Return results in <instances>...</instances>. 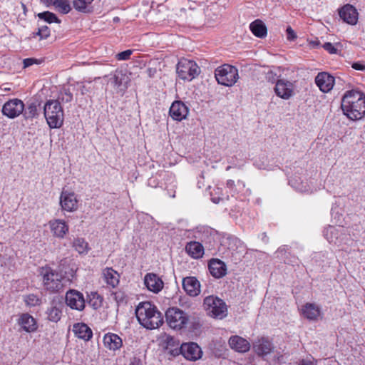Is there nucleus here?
Segmentation results:
<instances>
[{
  "label": "nucleus",
  "mask_w": 365,
  "mask_h": 365,
  "mask_svg": "<svg viewBox=\"0 0 365 365\" xmlns=\"http://www.w3.org/2000/svg\"><path fill=\"white\" fill-rule=\"evenodd\" d=\"M341 107L348 118L361 120L365 117V95L355 90L347 91L341 99Z\"/></svg>",
  "instance_id": "1"
},
{
  "label": "nucleus",
  "mask_w": 365,
  "mask_h": 365,
  "mask_svg": "<svg viewBox=\"0 0 365 365\" xmlns=\"http://www.w3.org/2000/svg\"><path fill=\"white\" fill-rule=\"evenodd\" d=\"M139 323L148 329L158 328L163 323V317L156 307L150 302L139 303L135 309Z\"/></svg>",
  "instance_id": "2"
},
{
  "label": "nucleus",
  "mask_w": 365,
  "mask_h": 365,
  "mask_svg": "<svg viewBox=\"0 0 365 365\" xmlns=\"http://www.w3.org/2000/svg\"><path fill=\"white\" fill-rule=\"evenodd\" d=\"M44 116L50 128H59L64 119L63 110L58 100H48L43 106Z\"/></svg>",
  "instance_id": "3"
},
{
  "label": "nucleus",
  "mask_w": 365,
  "mask_h": 365,
  "mask_svg": "<svg viewBox=\"0 0 365 365\" xmlns=\"http://www.w3.org/2000/svg\"><path fill=\"white\" fill-rule=\"evenodd\" d=\"M43 286L51 293L59 292L65 286L66 280L62 274L51 267H43L41 271Z\"/></svg>",
  "instance_id": "4"
},
{
  "label": "nucleus",
  "mask_w": 365,
  "mask_h": 365,
  "mask_svg": "<svg viewBox=\"0 0 365 365\" xmlns=\"http://www.w3.org/2000/svg\"><path fill=\"white\" fill-rule=\"evenodd\" d=\"M215 76L219 84L230 87L239 78L238 70L235 66L224 64L215 69Z\"/></svg>",
  "instance_id": "5"
},
{
  "label": "nucleus",
  "mask_w": 365,
  "mask_h": 365,
  "mask_svg": "<svg viewBox=\"0 0 365 365\" xmlns=\"http://www.w3.org/2000/svg\"><path fill=\"white\" fill-rule=\"evenodd\" d=\"M203 306L207 314L212 317L222 319L227 316V305L217 297L212 295L205 297Z\"/></svg>",
  "instance_id": "6"
},
{
  "label": "nucleus",
  "mask_w": 365,
  "mask_h": 365,
  "mask_svg": "<svg viewBox=\"0 0 365 365\" xmlns=\"http://www.w3.org/2000/svg\"><path fill=\"white\" fill-rule=\"evenodd\" d=\"M165 319L168 326L176 330L185 328L189 322L188 314L178 307L169 308L165 312Z\"/></svg>",
  "instance_id": "7"
},
{
  "label": "nucleus",
  "mask_w": 365,
  "mask_h": 365,
  "mask_svg": "<svg viewBox=\"0 0 365 365\" xmlns=\"http://www.w3.org/2000/svg\"><path fill=\"white\" fill-rule=\"evenodd\" d=\"M176 69L180 78L189 81L196 78L200 73V68L197 64L194 61L187 58L180 59Z\"/></svg>",
  "instance_id": "8"
},
{
  "label": "nucleus",
  "mask_w": 365,
  "mask_h": 365,
  "mask_svg": "<svg viewBox=\"0 0 365 365\" xmlns=\"http://www.w3.org/2000/svg\"><path fill=\"white\" fill-rule=\"evenodd\" d=\"M24 110V103L23 101L18 98H13L4 104L1 112L4 115L9 118H15L22 114Z\"/></svg>",
  "instance_id": "9"
},
{
  "label": "nucleus",
  "mask_w": 365,
  "mask_h": 365,
  "mask_svg": "<svg viewBox=\"0 0 365 365\" xmlns=\"http://www.w3.org/2000/svg\"><path fill=\"white\" fill-rule=\"evenodd\" d=\"M66 303L72 309L82 311L85 308L83 294L76 289H69L66 294Z\"/></svg>",
  "instance_id": "10"
},
{
  "label": "nucleus",
  "mask_w": 365,
  "mask_h": 365,
  "mask_svg": "<svg viewBox=\"0 0 365 365\" xmlns=\"http://www.w3.org/2000/svg\"><path fill=\"white\" fill-rule=\"evenodd\" d=\"M274 92L278 97L288 100L294 95V85L287 80L279 79L276 81Z\"/></svg>",
  "instance_id": "11"
},
{
  "label": "nucleus",
  "mask_w": 365,
  "mask_h": 365,
  "mask_svg": "<svg viewBox=\"0 0 365 365\" xmlns=\"http://www.w3.org/2000/svg\"><path fill=\"white\" fill-rule=\"evenodd\" d=\"M78 200L74 192L62 191L60 196V205L63 210L74 212L78 209Z\"/></svg>",
  "instance_id": "12"
},
{
  "label": "nucleus",
  "mask_w": 365,
  "mask_h": 365,
  "mask_svg": "<svg viewBox=\"0 0 365 365\" xmlns=\"http://www.w3.org/2000/svg\"><path fill=\"white\" fill-rule=\"evenodd\" d=\"M189 113L188 107L181 101H174L169 110L170 116L176 121L185 119Z\"/></svg>",
  "instance_id": "13"
},
{
  "label": "nucleus",
  "mask_w": 365,
  "mask_h": 365,
  "mask_svg": "<svg viewBox=\"0 0 365 365\" xmlns=\"http://www.w3.org/2000/svg\"><path fill=\"white\" fill-rule=\"evenodd\" d=\"M315 83L321 91L327 93L334 85V78L326 72L319 73L315 78Z\"/></svg>",
  "instance_id": "14"
},
{
  "label": "nucleus",
  "mask_w": 365,
  "mask_h": 365,
  "mask_svg": "<svg viewBox=\"0 0 365 365\" xmlns=\"http://www.w3.org/2000/svg\"><path fill=\"white\" fill-rule=\"evenodd\" d=\"M182 356L187 360L196 361L201 358L202 351L196 343L182 344L181 345Z\"/></svg>",
  "instance_id": "15"
},
{
  "label": "nucleus",
  "mask_w": 365,
  "mask_h": 365,
  "mask_svg": "<svg viewBox=\"0 0 365 365\" xmlns=\"http://www.w3.org/2000/svg\"><path fill=\"white\" fill-rule=\"evenodd\" d=\"M340 18L346 23L355 25L358 21V12L355 7L346 4L339 11Z\"/></svg>",
  "instance_id": "16"
},
{
  "label": "nucleus",
  "mask_w": 365,
  "mask_h": 365,
  "mask_svg": "<svg viewBox=\"0 0 365 365\" xmlns=\"http://www.w3.org/2000/svg\"><path fill=\"white\" fill-rule=\"evenodd\" d=\"M182 288L191 297H196L200 293V282L195 277H186L182 279Z\"/></svg>",
  "instance_id": "17"
},
{
  "label": "nucleus",
  "mask_w": 365,
  "mask_h": 365,
  "mask_svg": "<svg viewBox=\"0 0 365 365\" xmlns=\"http://www.w3.org/2000/svg\"><path fill=\"white\" fill-rule=\"evenodd\" d=\"M144 284L149 291L154 293L159 292L163 287V282L154 273H148L145 274Z\"/></svg>",
  "instance_id": "18"
},
{
  "label": "nucleus",
  "mask_w": 365,
  "mask_h": 365,
  "mask_svg": "<svg viewBox=\"0 0 365 365\" xmlns=\"http://www.w3.org/2000/svg\"><path fill=\"white\" fill-rule=\"evenodd\" d=\"M51 230L53 236L63 239L68 232V225L63 220H53L49 222Z\"/></svg>",
  "instance_id": "19"
},
{
  "label": "nucleus",
  "mask_w": 365,
  "mask_h": 365,
  "mask_svg": "<svg viewBox=\"0 0 365 365\" xmlns=\"http://www.w3.org/2000/svg\"><path fill=\"white\" fill-rule=\"evenodd\" d=\"M63 304L60 301L53 300L46 310L47 318L53 322H58L62 315Z\"/></svg>",
  "instance_id": "20"
},
{
  "label": "nucleus",
  "mask_w": 365,
  "mask_h": 365,
  "mask_svg": "<svg viewBox=\"0 0 365 365\" xmlns=\"http://www.w3.org/2000/svg\"><path fill=\"white\" fill-rule=\"evenodd\" d=\"M230 346L237 352H246L250 349V342L237 335L232 336L229 339Z\"/></svg>",
  "instance_id": "21"
},
{
  "label": "nucleus",
  "mask_w": 365,
  "mask_h": 365,
  "mask_svg": "<svg viewBox=\"0 0 365 365\" xmlns=\"http://www.w3.org/2000/svg\"><path fill=\"white\" fill-rule=\"evenodd\" d=\"M208 267L211 275L215 278H221L226 274V265L218 259H211Z\"/></svg>",
  "instance_id": "22"
},
{
  "label": "nucleus",
  "mask_w": 365,
  "mask_h": 365,
  "mask_svg": "<svg viewBox=\"0 0 365 365\" xmlns=\"http://www.w3.org/2000/svg\"><path fill=\"white\" fill-rule=\"evenodd\" d=\"M18 323L26 332H33L37 329L35 319L28 313L22 314L18 320Z\"/></svg>",
  "instance_id": "23"
},
{
  "label": "nucleus",
  "mask_w": 365,
  "mask_h": 365,
  "mask_svg": "<svg viewBox=\"0 0 365 365\" xmlns=\"http://www.w3.org/2000/svg\"><path fill=\"white\" fill-rule=\"evenodd\" d=\"M103 343L106 348L113 351L119 349L123 345L121 338L113 333L106 334L103 337Z\"/></svg>",
  "instance_id": "24"
},
{
  "label": "nucleus",
  "mask_w": 365,
  "mask_h": 365,
  "mask_svg": "<svg viewBox=\"0 0 365 365\" xmlns=\"http://www.w3.org/2000/svg\"><path fill=\"white\" fill-rule=\"evenodd\" d=\"M302 311L303 316L309 320L317 321L321 315L320 308L312 303H307Z\"/></svg>",
  "instance_id": "25"
},
{
  "label": "nucleus",
  "mask_w": 365,
  "mask_h": 365,
  "mask_svg": "<svg viewBox=\"0 0 365 365\" xmlns=\"http://www.w3.org/2000/svg\"><path fill=\"white\" fill-rule=\"evenodd\" d=\"M73 331L76 336L85 341L89 340L92 336V330L83 323H77L73 325Z\"/></svg>",
  "instance_id": "26"
},
{
  "label": "nucleus",
  "mask_w": 365,
  "mask_h": 365,
  "mask_svg": "<svg viewBox=\"0 0 365 365\" xmlns=\"http://www.w3.org/2000/svg\"><path fill=\"white\" fill-rule=\"evenodd\" d=\"M343 230L344 228L340 226H329L324 230V236L330 243L337 244Z\"/></svg>",
  "instance_id": "27"
},
{
  "label": "nucleus",
  "mask_w": 365,
  "mask_h": 365,
  "mask_svg": "<svg viewBox=\"0 0 365 365\" xmlns=\"http://www.w3.org/2000/svg\"><path fill=\"white\" fill-rule=\"evenodd\" d=\"M289 184L296 190L300 192H309L311 188L307 182H304L299 175H294L290 177Z\"/></svg>",
  "instance_id": "28"
},
{
  "label": "nucleus",
  "mask_w": 365,
  "mask_h": 365,
  "mask_svg": "<svg viewBox=\"0 0 365 365\" xmlns=\"http://www.w3.org/2000/svg\"><path fill=\"white\" fill-rule=\"evenodd\" d=\"M185 250L190 256L195 259L201 258L204 255L203 246L195 241L187 243Z\"/></svg>",
  "instance_id": "29"
},
{
  "label": "nucleus",
  "mask_w": 365,
  "mask_h": 365,
  "mask_svg": "<svg viewBox=\"0 0 365 365\" xmlns=\"http://www.w3.org/2000/svg\"><path fill=\"white\" fill-rule=\"evenodd\" d=\"M256 353L259 356H265L273 349L272 344L267 339L262 338L254 345Z\"/></svg>",
  "instance_id": "30"
},
{
  "label": "nucleus",
  "mask_w": 365,
  "mask_h": 365,
  "mask_svg": "<svg viewBox=\"0 0 365 365\" xmlns=\"http://www.w3.org/2000/svg\"><path fill=\"white\" fill-rule=\"evenodd\" d=\"M252 33L257 37L263 38L267 36V29L262 21L257 19L250 25Z\"/></svg>",
  "instance_id": "31"
},
{
  "label": "nucleus",
  "mask_w": 365,
  "mask_h": 365,
  "mask_svg": "<svg viewBox=\"0 0 365 365\" xmlns=\"http://www.w3.org/2000/svg\"><path fill=\"white\" fill-rule=\"evenodd\" d=\"M127 78L126 75L122 71H115L113 76L110 78L109 83L113 88L122 90V86L126 88Z\"/></svg>",
  "instance_id": "32"
},
{
  "label": "nucleus",
  "mask_w": 365,
  "mask_h": 365,
  "mask_svg": "<svg viewBox=\"0 0 365 365\" xmlns=\"http://www.w3.org/2000/svg\"><path fill=\"white\" fill-rule=\"evenodd\" d=\"M40 103L36 101H32L27 103V106H24V110L22 113L24 117L26 120H32L36 118L39 115L38 107Z\"/></svg>",
  "instance_id": "33"
},
{
  "label": "nucleus",
  "mask_w": 365,
  "mask_h": 365,
  "mask_svg": "<svg viewBox=\"0 0 365 365\" xmlns=\"http://www.w3.org/2000/svg\"><path fill=\"white\" fill-rule=\"evenodd\" d=\"M103 278L108 285L115 287L118 284V274L112 268H106L103 272Z\"/></svg>",
  "instance_id": "34"
},
{
  "label": "nucleus",
  "mask_w": 365,
  "mask_h": 365,
  "mask_svg": "<svg viewBox=\"0 0 365 365\" xmlns=\"http://www.w3.org/2000/svg\"><path fill=\"white\" fill-rule=\"evenodd\" d=\"M94 0H74V9L81 13L90 14L93 11L91 4Z\"/></svg>",
  "instance_id": "35"
},
{
  "label": "nucleus",
  "mask_w": 365,
  "mask_h": 365,
  "mask_svg": "<svg viewBox=\"0 0 365 365\" xmlns=\"http://www.w3.org/2000/svg\"><path fill=\"white\" fill-rule=\"evenodd\" d=\"M245 187V184L242 180H238L235 182L232 180H228L226 183V187L228 189L229 192L232 196H235L240 191V190L244 189Z\"/></svg>",
  "instance_id": "36"
},
{
  "label": "nucleus",
  "mask_w": 365,
  "mask_h": 365,
  "mask_svg": "<svg viewBox=\"0 0 365 365\" xmlns=\"http://www.w3.org/2000/svg\"><path fill=\"white\" fill-rule=\"evenodd\" d=\"M37 16L40 20L43 21L48 24H51L53 22L59 24L61 22L55 14L48 11L38 13Z\"/></svg>",
  "instance_id": "37"
},
{
  "label": "nucleus",
  "mask_w": 365,
  "mask_h": 365,
  "mask_svg": "<svg viewBox=\"0 0 365 365\" xmlns=\"http://www.w3.org/2000/svg\"><path fill=\"white\" fill-rule=\"evenodd\" d=\"M88 304L94 309L100 308L102 305L103 297L97 292H91L88 294Z\"/></svg>",
  "instance_id": "38"
},
{
  "label": "nucleus",
  "mask_w": 365,
  "mask_h": 365,
  "mask_svg": "<svg viewBox=\"0 0 365 365\" xmlns=\"http://www.w3.org/2000/svg\"><path fill=\"white\" fill-rule=\"evenodd\" d=\"M73 246L79 254H86L88 251V244L83 238L76 239Z\"/></svg>",
  "instance_id": "39"
},
{
  "label": "nucleus",
  "mask_w": 365,
  "mask_h": 365,
  "mask_svg": "<svg viewBox=\"0 0 365 365\" xmlns=\"http://www.w3.org/2000/svg\"><path fill=\"white\" fill-rule=\"evenodd\" d=\"M53 4L60 12L64 14L69 13L71 10L68 0H54Z\"/></svg>",
  "instance_id": "40"
},
{
  "label": "nucleus",
  "mask_w": 365,
  "mask_h": 365,
  "mask_svg": "<svg viewBox=\"0 0 365 365\" xmlns=\"http://www.w3.org/2000/svg\"><path fill=\"white\" fill-rule=\"evenodd\" d=\"M24 302L29 307H35L41 304V299L37 295L30 294L24 297Z\"/></svg>",
  "instance_id": "41"
},
{
  "label": "nucleus",
  "mask_w": 365,
  "mask_h": 365,
  "mask_svg": "<svg viewBox=\"0 0 365 365\" xmlns=\"http://www.w3.org/2000/svg\"><path fill=\"white\" fill-rule=\"evenodd\" d=\"M58 99L62 103H69L73 100V94L69 89H63L59 94Z\"/></svg>",
  "instance_id": "42"
},
{
  "label": "nucleus",
  "mask_w": 365,
  "mask_h": 365,
  "mask_svg": "<svg viewBox=\"0 0 365 365\" xmlns=\"http://www.w3.org/2000/svg\"><path fill=\"white\" fill-rule=\"evenodd\" d=\"M111 295L113 296V299L118 304L125 302L126 295L124 292L121 290H118L113 292Z\"/></svg>",
  "instance_id": "43"
},
{
  "label": "nucleus",
  "mask_w": 365,
  "mask_h": 365,
  "mask_svg": "<svg viewBox=\"0 0 365 365\" xmlns=\"http://www.w3.org/2000/svg\"><path fill=\"white\" fill-rule=\"evenodd\" d=\"M38 31L37 34L40 36L41 39L46 38L50 35V29L46 25H41L38 23Z\"/></svg>",
  "instance_id": "44"
},
{
  "label": "nucleus",
  "mask_w": 365,
  "mask_h": 365,
  "mask_svg": "<svg viewBox=\"0 0 365 365\" xmlns=\"http://www.w3.org/2000/svg\"><path fill=\"white\" fill-rule=\"evenodd\" d=\"M133 53L132 50H125L124 51L120 52L116 55V58L118 61H125L130 58V55Z\"/></svg>",
  "instance_id": "45"
},
{
  "label": "nucleus",
  "mask_w": 365,
  "mask_h": 365,
  "mask_svg": "<svg viewBox=\"0 0 365 365\" xmlns=\"http://www.w3.org/2000/svg\"><path fill=\"white\" fill-rule=\"evenodd\" d=\"M323 48L331 54L336 53L337 49L334 47V46L329 42L325 43L323 45Z\"/></svg>",
  "instance_id": "46"
},
{
  "label": "nucleus",
  "mask_w": 365,
  "mask_h": 365,
  "mask_svg": "<svg viewBox=\"0 0 365 365\" xmlns=\"http://www.w3.org/2000/svg\"><path fill=\"white\" fill-rule=\"evenodd\" d=\"M286 32H287V38L289 41H294V39L297 38V35H296L294 31L290 26H288L287 28Z\"/></svg>",
  "instance_id": "47"
},
{
  "label": "nucleus",
  "mask_w": 365,
  "mask_h": 365,
  "mask_svg": "<svg viewBox=\"0 0 365 365\" xmlns=\"http://www.w3.org/2000/svg\"><path fill=\"white\" fill-rule=\"evenodd\" d=\"M266 79L272 83L275 82L277 80V74L274 73L273 71H269L266 74Z\"/></svg>",
  "instance_id": "48"
},
{
  "label": "nucleus",
  "mask_w": 365,
  "mask_h": 365,
  "mask_svg": "<svg viewBox=\"0 0 365 365\" xmlns=\"http://www.w3.org/2000/svg\"><path fill=\"white\" fill-rule=\"evenodd\" d=\"M351 67L356 71H365V64L361 62L353 63Z\"/></svg>",
  "instance_id": "49"
},
{
  "label": "nucleus",
  "mask_w": 365,
  "mask_h": 365,
  "mask_svg": "<svg viewBox=\"0 0 365 365\" xmlns=\"http://www.w3.org/2000/svg\"><path fill=\"white\" fill-rule=\"evenodd\" d=\"M24 67L27 68L37 63V60L32 58H25L23 61Z\"/></svg>",
  "instance_id": "50"
},
{
  "label": "nucleus",
  "mask_w": 365,
  "mask_h": 365,
  "mask_svg": "<svg viewBox=\"0 0 365 365\" xmlns=\"http://www.w3.org/2000/svg\"><path fill=\"white\" fill-rule=\"evenodd\" d=\"M168 350L170 354L173 356H178L179 354L182 355V351H181V346L173 349H170L169 348H168Z\"/></svg>",
  "instance_id": "51"
},
{
  "label": "nucleus",
  "mask_w": 365,
  "mask_h": 365,
  "mask_svg": "<svg viewBox=\"0 0 365 365\" xmlns=\"http://www.w3.org/2000/svg\"><path fill=\"white\" fill-rule=\"evenodd\" d=\"M299 365H316L313 360L309 359H302L299 361Z\"/></svg>",
  "instance_id": "52"
},
{
  "label": "nucleus",
  "mask_w": 365,
  "mask_h": 365,
  "mask_svg": "<svg viewBox=\"0 0 365 365\" xmlns=\"http://www.w3.org/2000/svg\"><path fill=\"white\" fill-rule=\"evenodd\" d=\"M309 45L312 46V48H317L319 45V41L318 39L310 41Z\"/></svg>",
  "instance_id": "53"
},
{
  "label": "nucleus",
  "mask_w": 365,
  "mask_h": 365,
  "mask_svg": "<svg viewBox=\"0 0 365 365\" xmlns=\"http://www.w3.org/2000/svg\"><path fill=\"white\" fill-rule=\"evenodd\" d=\"M89 91L88 88H86V86L83 85L81 87V93L82 95L86 94Z\"/></svg>",
  "instance_id": "54"
},
{
  "label": "nucleus",
  "mask_w": 365,
  "mask_h": 365,
  "mask_svg": "<svg viewBox=\"0 0 365 365\" xmlns=\"http://www.w3.org/2000/svg\"><path fill=\"white\" fill-rule=\"evenodd\" d=\"M222 199L223 198L220 197H211L212 201L216 204L219 203L220 202V200H222Z\"/></svg>",
  "instance_id": "55"
},
{
  "label": "nucleus",
  "mask_w": 365,
  "mask_h": 365,
  "mask_svg": "<svg viewBox=\"0 0 365 365\" xmlns=\"http://www.w3.org/2000/svg\"><path fill=\"white\" fill-rule=\"evenodd\" d=\"M284 250V248H279L277 251V253H281Z\"/></svg>",
  "instance_id": "56"
},
{
  "label": "nucleus",
  "mask_w": 365,
  "mask_h": 365,
  "mask_svg": "<svg viewBox=\"0 0 365 365\" xmlns=\"http://www.w3.org/2000/svg\"><path fill=\"white\" fill-rule=\"evenodd\" d=\"M153 181L154 182V180L149 179V180H148V184H149L150 185H152V182H153Z\"/></svg>",
  "instance_id": "57"
},
{
  "label": "nucleus",
  "mask_w": 365,
  "mask_h": 365,
  "mask_svg": "<svg viewBox=\"0 0 365 365\" xmlns=\"http://www.w3.org/2000/svg\"><path fill=\"white\" fill-rule=\"evenodd\" d=\"M12 362H6L4 365H11Z\"/></svg>",
  "instance_id": "58"
},
{
  "label": "nucleus",
  "mask_w": 365,
  "mask_h": 365,
  "mask_svg": "<svg viewBox=\"0 0 365 365\" xmlns=\"http://www.w3.org/2000/svg\"><path fill=\"white\" fill-rule=\"evenodd\" d=\"M148 71H149V75L150 76H151V74H152V70L150 68L148 69Z\"/></svg>",
  "instance_id": "59"
},
{
  "label": "nucleus",
  "mask_w": 365,
  "mask_h": 365,
  "mask_svg": "<svg viewBox=\"0 0 365 365\" xmlns=\"http://www.w3.org/2000/svg\"><path fill=\"white\" fill-rule=\"evenodd\" d=\"M230 166H228V167L227 168V170H230Z\"/></svg>",
  "instance_id": "60"
}]
</instances>
